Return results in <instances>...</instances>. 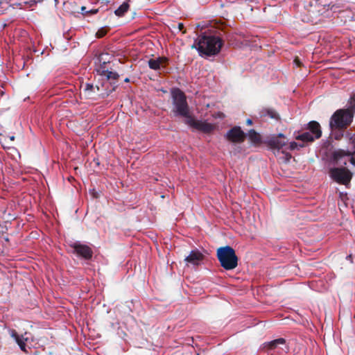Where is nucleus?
Here are the masks:
<instances>
[{"label":"nucleus","instance_id":"nucleus-2","mask_svg":"<svg viewBox=\"0 0 355 355\" xmlns=\"http://www.w3.org/2000/svg\"><path fill=\"white\" fill-rule=\"evenodd\" d=\"M347 109L336 110L330 118L331 130L345 129L351 124L355 112V97H350Z\"/></svg>","mask_w":355,"mask_h":355},{"label":"nucleus","instance_id":"nucleus-21","mask_svg":"<svg viewBox=\"0 0 355 355\" xmlns=\"http://www.w3.org/2000/svg\"><path fill=\"white\" fill-rule=\"evenodd\" d=\"M264 112H265L264 115H267L271 119H277L278 118L277 113L272 109H266Z\"/></svg>","mask_w":355,"mask_h":355},{"label":"nucleus","instance_id":"nucleus-22","mask_svg":"<svg viewBox=\"0 0 355 355\" xmlns=\"http://www.w3.org/2000/svg\"><path fill=\"white\" fill-rule=\"evenodd\" d=\"M107 34V28L105 27H101L98 30L96 33V36L98 38L104 37Z\"/></svg>","mask_w":355,"mask_h":355},{"label":"nucleus","instance_id":"nucleus-25","mask_svg":"<svg viewBox=\"0 0 355 355\" xmlns=\"http://www.w3.org/2000/svg\"><path fill=\"white\" fill-rule=\"evenodd\" d=\"M98 9H92L89 11H88V12H90L92 14H96L98 12Z\"/></svg>","mask_w":355,"mask_h":355},{"label":"nucleus","instance_id":"nucleus-23","mask_svg":"<svg viewBox=\"0 0 355 355\" xmlns=\"http://www.w3.org/2000/svg\"><path fill=\"white\" fill-rule=\"evenodd\" d=\"M42 0H29L27 1H24V3L27 5L28 7H33L35 6L37 2H42Z\"/></svg>","mask_w":355,"mask_h":355},{"label":"nucleus","instance_id":"nucleus-30","mask_svg":"<svg viewBox=\"0 0 355 355\" xmlns=\"http://www.w3.org/2000/svg\"><path fill=\"white\" fill-rule=\"evenodd\" d=\"M124 82L129 83L130 82V79L128 78H125V80H124Z\"/></svg>","mask_w":355,"mask_h":355},{"label":"nucleus","instance_id":"nucleus-9","mask_svg":"<svg viewBox=\"0 0 355 355\" xmlns=\"http://www.w3.org/2000/svg\"><path fill=\"white\" fill-rule=\"evenodd\" d=\"M184 122L188 125L204 133H210L215 128V126L213 124L209 123L205 121L196 120L192 116L189 117L188 119H185Z\"/></svg>","mask_w":355,"mask_h":355},{"label":"nucleus","instance_id":"nucleus-13","mask_svg":"<svg viewBox=\"0 0 355 355\" xmlns=\"http://www.w3.org/2000/svg\"><path fill=\"white\" fill-rule=\"evenodd\" d=\"M203 259V254L198 250H192L185 261L193 266H198Z\"/></svg>","mask_w":355,"mask_h":355},{"label":"nucleus","instance_id":"nucleus-7","mask_svg":"<svg viewBox=\"0 0 355 355\" xmlns=\"http://www.w3.org/2000/svg\"><path fill=\"white\" fill-rule=\"evenodd\" d=\"M351 140L354 147L353 150L338 149L334 153V158L338 164L346 165L349 161L355 166V138Z\"/></svg>","mask_w":355,"mask_h":355},{"label":"nucleus","instance_id":"nucleus-8","mask_svg":"<svg viewBox=\"0 0 355 355\" xmlns=\"http://www.w3.org/2000/svg\"><path fill=\"white\" fill-rule=\"evenodd\" d=\"M69 246L73 249L72 253L81 259L88 261L93 257L94 252L92 248L80 241L71 242Z\"/></svg>","mask_w":355,"mask_h":355},{"label":"nucleus","instance_id":"nucleus-26","mask_svg":"<svg viewBox=\"0 0 355 355\" xmlns=\"http://www.w3.org/2000/svg\"><path fill=\"white\" fill-rule=\"evenodd\" d=\"M178 27L179 31H182V28H184V25L182 23H179Z\"/></svg>","mask_w":355,"mask_h":355},{"label":"nucleus","instance_id":"nucleus-10","mask_svg":"<svg viewBox=\"0 0 355 355\" xmlns=\"http://www.w3.org/2000/svg\"><path fill=\"white\" fill-rule=\"evenodd\" d=\"M267 144L268 146L279 153L284 150L283 148L286 145V141H285V136L282 133H279L269 138Z\"/></svg>","mask_w":355,"mask_h":355},{"label":"nucleus","instance_id":"nucleus-32","mask_svg":"<svg viewBox=\"0 0 355 355\" xmlns=\"http://www.w3.org/2000/svg\"><path fill=\"white\" fill-rule=\"evenodd\" d=\"M101 69H104L102 67H101V69H98V71H101Z\"/></svg>","mask_w":355,"mask_h":355},{"label":"nucleus","instance_id":"nucleus-12","mask_svg":"<svg viewBox=\"0 0 355 355\" xmlns=\"http://www.w3.org/2000/svg\"><path fill=\"white\" fill-rule=\"evenodd\" d=\"M279 345H283L284 347H281L280 349L285 353H287L289 350L288 347L286 345L285 339L280 338L273 340L270 342L265 343L264 347L269 349H275Z\"/></svg>","mask_w":355,"mask_h":355},{"label":"nucleus","instance_id":"nucleus-3","mask_svg":"<svg viewBox=\"0 0 355 355\" xmlns=\"http://www.w3.org/2000/svg\"><path fill=\"white\" fill-rule=\"evenodd\" d=\"M171 93L173 107V112L175 115L184 117L185 119L191 117L184 93L179 88H173Z\"/></svg>","mask_w":355,"mask_h":355},{"label":"nucleus","instance_id":"nucleus-29","mask_svg":"<svg viewBox=\"0 0 355 355\" xmlns=\"http://www.w3.org/2000/svg\"><path fill=\"white\" fill-rule=\"evenodd\" d=\"M248 125H252V121L250 119H248L246 121Z\"/></svg>","mask_w":355,"mask_h":355},{"label":"nucleus","instance_id":"nucleus-16","mask_svg":"<svg viewBox=\"0 0 355 355\" xmlns=\"http://www.w3.org/2000/svg\"><path fill=\"white\" fill-rule=\"evenodd\" d=\"M162 58H157V59H150L148 62V66L151 69L157 70L160 68L162 62Z\"/></svg>","mask_w":355,"mask_h":355},{"label":"nucleus","instance_id":"nucleus-5","mask_svg":"<svg viewBox=\"0 0 355 355\" xmlns=\"http://www.w3.org/2000/svg\"><path fill=\"white\" fill-rule=\"evenodd\" d=\"M305 130V132L296 135L295 139L303 142H313L322 136L321 127L317 121H312L308 123Z\"/></svg>","mask_w":355,"mask_h":355},{"label":"nucleus","instance_id":"nucleus-28","mask_svg":"<svg viewBox=\"0 0 355 355\" xmlns=\"http://www.w3.org/2000/svg\"><path fill=\"white\" fill-rule=\"evenodd\" d=\"M85 10H86V8H85V6H82V8H81V10H82V13H83V14H84V13H85V12H88V11H86Z\"/></svg>","mask_w":355,"mask_h":355},{"label":"nucleus","instance_id":"nucleus-31","mask_svg":"<svg viewBox=\"0 0 355 355\" xmlns=\"http://www.w3.org/2000/svg\"><path fill=\"white\" fill-rule=\"evenodd\" d=\"M14 139H15L14 136L10 137V140H14Z\"/></svg>","mask_w":355,"mask_h":355},{"label":"nucleus","instance_id":"nucleus-27","mask_svg":"<svg viewBox=\"0 0 355 355\" xmlns=\"http://www.w3.org/2000/svg\"><path fill=\"white\" fill-rule=\"evenodd\" d=\"M346 259L350 261L352 263V254H349L346 257Z\"/></svg>","mask_w":355,"mask_h":355},{"label":"nucleus","instance_id":"nucleus-6","mask_svg":"<svg viewBox=\"0 0 355 355\" xmlns=\"http://www.w3.org/2000/svg\"><path fill=\"white\" fill-rule=\"evenodd\" d=\"M329 176L337 183L347 186L352 178V173L344 166L334 167L329 170Z\"/></svg>","mask_w":355,"mask_h":355},{"label":"nucleus","instance_id":"nucleus-17","mask_svg":"<svg viewBox=\"0 0 355 355\" xmlns=\"http://www.w3.org/2000/svg\"><path fill=\"white\" fill-rule=\"evenodd\" d=\"M248 136L250 139V140L253 144H259L261 141L260 136L253 129L250 130L248 133Z\"/></svg>","mask_w":355,"mask_h":355},{"label":"nucleus","instance_id":"nucleus-14","mask_svg":"<svg viewBox=\"0 0 355 355\" xmlns=\"http://www.w3.org/2000/svg\"><path fill=\"white\" fill-rule=\"evenodd\" d=\"M10 334L12 338H13L15 342L19 345L21 350L23 352H26V341L27 340V338H24L23 335H19L15 330H10Z\"/></svg>","mask_w":355,"mask_h":355},{"label":"nucleus","instance_id":"nucleus-1","mask_svg":"<svg viewBox=\"0 0 355 355\" xmlns=\"http://www.w3.org/2000/svg\"><path fill=\"white\" fill-rule=\"evenodd\" d=\"M223 44V42L220 37L202 33L194 40L192 48L197 50L200 56L207 58L218 55Z\"/></svg>","mask_w":355,"mask_h":355},{"label":"nucleus","instance_id":"nucleus-20","mask_svg":"<svg viewBox=\"0 0 355 355\" xmlns=\"http://www.w3.org/2000/svg\"><path fill=\"white\" fill-rule=\"evenodd\" d=\"M304 146V144H298V143H297L295 141H291V142H290L287 149H288L290 150H295V149L302 148Z\"/></svg>","mask_w":355,"mask_h":355},{"label":"nucleus","instance_id":"nucleus-11","mask_svg":"<svg viewBox=\"0 0 355 355\" xmlns=\"http://www.w3.org/2000/svg\"><path fill=\"white\" fill-rule=\"evenodd\" d=\"M225 137L232 142L241 143L244 141L245 135L239 126H234L227 132Z\"/></svg>","mask_w":355,"mask_h":355},{"label":"nucleus","instance_id":"nucleus-19","mask_svg":"<svg viewBox=\"0 0 355 355\" xmlns=\"http://www.w3.org/2000/svg\"><path fill=\"white\" fill-rule=\"evenodd\" d=\"M100 90L98 86H94L91 83H86L84 91L87 93V95H91L92 93H96V92H98Z\"/></svg>","mask_w":355,"mask_h":355},{"label":"nucleus","instance_id":"nucleus-15","mask_svg":"<svg viewBox=\"0 0 355 355\" xmlns=\"http://www.w3.org/2000/svg\"><path fill=\"white\" fill-rule=\"evenodd\" d=\"M130 0H125L117 9L114 10V14L118 17H123L129 9V2Z\"/></svg>","mask_w":355,"mask_h":355},{"label":"nucleus","instance_id":"nucleus-4","mask_svg":"<svg viewBox=\"0 0 355 355\" xmlns=\"http://www.w3.org/2000/svg\"><path fill=\"white\" fill-rule=\"evenodd\" d=\"M217 257L220 266L226 270L234 269L238 266V257L234 250L226 245L217 250Z\"/></svg>","mask_w":355,"mask_h":355},{"label":"nucleus","instance_id":"nucleus-24","mask_svg":"<svg viewBox=\"0 0 355 355\" xmlns=\"http://www.w3.org/2000/svg\"><path fill=\"white\" fill-rule=\"evenodd\" d=\"M281 153L283 154L285 162H288L292 157L291 155L289 153L286 152L284 150H281Z\"/></svg>","mask_w":355,"mask_h":355},{"label":"nucleus","instance_id":"nucleus-18","mask_svg":"<svg viewBox=\"0 0 355 355\" xmlns=\"http://www.w3.org/2000/svg\"><path fill=\"white\" fill-rule=\"evenodd\" d=\"M101 74L106 76L107 80L113 79L117 80L119 77V75L116 72L111 71L109 70L103 69L101 70Z\"/></svg>","mask_w":355,"mask_h":355}]
</instances>
